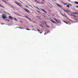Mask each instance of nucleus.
I'll return each instance as SVG.
<instances>
[{
    "mask_svg": "<svg viewBox=\"0 0 78 78\" xmlns=\"http://www.w3.org/2000/svg\"><path fill=\"white\" fill-rule=\"evenodd\" d=\"M2 17L4 19H6V16L5 15V14H3L2 15Z\"/></svg>",
    "mask_w": 78,
    "mask_h": 78,
    "instance_id": "f257e3e1",
    "label": "nucleus"
},
{
    "mask_svg": "<svg viewBox=\"0 0 78 78\" xmlns=\"http://www.w3.org/2000/svg\"><path fill=\"white\" fill-rule=\"evenodd\" d=\"M3 2H4L5 4H6L7 5H11V4H9L8 3L6 2V1H4V0H3Z\"/></svg>",
    "mask_w": 78,
    "mask_h": 78,
    "instance_id": "f03ea898",
    "label": "nucleus"
},
{
    "mask_svg": "<svg viewBox=\"0 0 78 78\" xmlns=\"http://www.w3.org/2000/svg\"><path fill=\"white\" fill-rule=\"evenodd\" d=\"M24 10H25V11H26L27 12H28V13H30V11H29L28 9H24Z\"/></svg>",
    "mask_w": 78,
    "mask_h": 78,
    "instance_id": "7ed1b4c3",
    "label": "nucleus"
},
{
    "mask_svg": "<svg viewBox=\"0 0 78 78\" xmlns=\"http://www.w3.org/2000/svg\"><path fill=\"white\" fill-rule=\"evenodd\" d=\"M51 21L54 23H56L55 22H54V20H51Z\"/></svg>",
    "mask_w": 78,
    "mask_h": 78,
    "instance_id": "20e7f679",
    "label": "nucleus"
},
{
    "mask_svg": "<svg viewBox=\"0 0 78 78\" xmlns=\"http://www.w3.org/2000/svg\"><path fill=\"white\" fill-rule=\"evenodd\" d=\"M54 20H55L56 22H57V23H59V22H58V20H56V19L55 18Z\"/></svg>",
    "mask_w": 78,
    "mask_h": 78,
    "instance_id": "39448f33",
    "label": "nucleus"
},
{
    "mask_svg": "<svg viewBox=\"0 0 78 78\" xmlns=\"http://www.w3.org/2000/svg\"><path fill=\"white\" fill-rule=\"evenodd\" d=\"M41 9V10H42V11H44L45 13H47V12H46L45 11V10L42 9Z\"/></svg>",
    "mask_w": 78,
    "mask_h": 78,
    "instance_id": "423d86ee",
    "label": "nucleus"
},
{
    "mask_svg": "<svg viewBox=\"0 0 78 78\" xmlns=\"http://www.w3.org/2000/svg\"><path fill=\"white\" fill-rule=\"evenodd\" d=\"M25 17H26V18H27V19H29V20H30V19L28 18V17H27V16H25Z\"/></svg>",
    "mask_w": 78,
    "mask_h": 78,
    "instance_id": "0eeeda50",
    "label": "nucleus"
},
{
    "mask_svg": "<svg viewBox=\"0 0 78 78\" xmlns=\"http://www.w3.org/2000/svg\"><path fill=\"white\" fill-rule=\"evenodd\" d=\"M18 6H20V7H21V4H20L19 3L18 4Z\"/></svg>",
    "mask_w": 78,
    "mask_h": 78,
    "instance_id": "6e6552de",
    "label": "nucleus"
},
{
    "mask_svg": "<svg viewBox=\"0 0 78 78\" xmlns=\"http://www.w3.org/2000/svg\"><path fill=\"white\" fill-rule=\"evenodd\" d=\"M9 18H10V19H12V17L10 16H9Z\"/></svg>",
    "mask_w": 78,
    "mask_h": 78,
    "instance_id": "1a4fd4ad",
    "label": "nucleus"
},
{
    "mask_svg": "<svg viewBox=\"0 0 78 78\" xmlns=\"http://www.w3.org/2000/svg\"><path fill=\"white\" fill-rule=\"evenodd\" d=\"M74 3L76 4H77V5H78V2H75Z\"/></svg>",
    "mask_w": 78,
    "mask_h": 78,
    "instance_id": "9d476101",
    "label": "nucleus"
},
{
    "mask_svg": "<svg viewBox=\"0 0 78 78\" xmlns=\"http://www.w3.org/2000/svg\"><path fill=\"white\" fill-rule=\"evenodd\" d=\"M57 5H58V6H59V7H61V5H60L58 4H57Z\"/></svg>",
    "mask_w": 78,
    "mask_h": 78,
    "instance_id": "9b49d317",
    "label": "nucleus"
},
{
    "mask_svg": "<svg viewBox=\"0 0 78 78\" xmlns=\"http://www.w3.org/2000/svg\"><path fill=\"white\" fill-rule=\"evenodd\" d=\"M14 19L16 21H18V20H17L16 19V18H14Z\"/></svg>",
    "mask_w": 78,
    "mask_h": 78,
    "instance_id": "f8f14e48",
    "label": "nucleus"
},
{
    "mask_svg": "<svg viewBox=\"0 0 78 78\" xmlns=\"http://www.w3.org/2000/svg\"><path fill=\"white\" fill-rule=\"evenodd\" d=\"M66 6H67V7L68 8H70V7L69 6V5H66Z\"/></svg>",
    "mask_w": 78,
    "mask_h": 78,
    "instance_id": "ddd939ff",
    "label": "nucleus"
},
{
    "mask_svg": "<svg viewBox=\"0 0 78 78\" xmlns=\"http://www.w3.org/2000/svg\"><path fill=\"white\" fill-rule=\"evenodd\" d=\"M15 3L16 4V5H18V4H19V3H18V2H15Z\"/></svg>",
    "mask_w": 78,
    "mask_h": 78,
    "instance_id": "4468645a",
    "label": "nucleus"
},
{
    "mask_svg": "<svg viewBox=\"0 0 78 78\" xmlns=\"http://www.w3.org/2000/svg\"><path fill=\"white\" fill-rule=\"evenodd\" d=\"M73 14H77V15H78V13H74Z\"/></svg>",
    "mask_w": 78,
    "mask_h": 78,
    "instance_id": "2eb2a0df",
    "label": "nucleus"
},
{
    "mask_svg": "<svg viewBox=\"0 0 78 78\" xmlns=\"http://www.w3.org/2000/svg\"><path fill=\"white\" fill-rule=\"evenodd\" d=\"M16 15L17 16H20V15L19 14H17Z\"/></svg>",
    "mask_w": 78,
    "mask_h": 78,
    "instance_id": "dca6fc26",
    "label": "nucleus"
},
{
    "mask_svg": "<svg viewBox=\"0 0 78 78\" xmlns=\"http://www.w3.org/2000/svg\"><path fill=\"white\" fill-rule=\"evenodd\" d=\"M69 5L70 6H72V4H69Z\"/></svg>",
    "mask_w": 78,
    "mask_h": 78,
    "instance_id": "f3484780",
    "label": "nucleus"
},
{
    "mask_svg": "<svg viewBox=\"0 0 78 78\" xmlns=\"http://www.w3.org/2000/svg\"><path fill=\"white\" fill-rule=\"evenodd\" d=\"M20 7V8H22V9H24L22 7H21H21Z\"/></svg>",
    "mask_w": 78,
    "mask_h": 78,
    "instance_id": "a211bd4d",
    "label": "nucleus"
},
{
    "mask_svg": "<svg viewBox=\"0 0 78 78\" xmlns=\"http://www.w3.org/2000/svg\"><path fill=\"white\" fill-rule=\"evenodd\" d=\"M27 30H30V29H26Z\"/></svg>",
    "mask_w": 78,
    "mask_h": 78,
    "instance_id": "6ab92c4d",
    "label": "nucleus"
},
{
    "mask_svg": "<svg viewBox=\"0 0 78 78\" xmlns=\"http://www.w3.org/2000/svg\"><path fill=\"white\" fill-rule=\"evenodd\" d=\"M36 2H37L38 3H39V2H38L37 1H36Z\"/></svg>",
    "mask_w": 78,
    "mask_h": 78,
    "instance_id": "aec40b11",
    "label": "nucleus"
},
{
    "mask_svg": "<svg viewBox=\"0 0 78 78\" xmlns=\"http://www.w3.org/2000/svg\"><path fill=\"white\" fill-rule=\"evenodd\" d=\"M18 28H20V29H22V27H19Z\"/></svg>",
    "mask_w": 78,
    "mask_h": 78,
    "instance_id": "412c9836",
    "label": "nucleus"
},
{
    "mask_svg": "<svg viewBox=\"0 0 78 78\" xmlns=\"http://www.w3.org/2000/svg\"><path fill=\"white\" fill-rule=\"evenodd\" d=\"M0 6L2 8H3V6H2V5H1V6Z\"/></svg>",
    "mask_w": 78,
    "mask_h": 78,
    "instance_id": "4be33fe9",
    "label": "nucleus"
},
{
    "mask_svg": "<svg viewBox=\"0 0 78 78\" xmlns=\"http://www.w3.org/2000/svg\"><path fill=\"white\" fill-rule=\"evenodd\" d=\"M26 7L27 8H28V6H27V5H25Z\"/></svg>",
    "mask_w": 78,
    "mask_h": 78,
    "instance_id": "5701e85b",
    "label": "nucleus"
},
{
    "mask_svg": "<svg viewBox=\"0 0 78 78\" xmlns=\"http://www.w3.org/2000/svg\"><path fill=\"white\" fill-rule=\"evenodd\" d=\"M65 23H66V24H68V23L67 22H65Z\"/></svg>",
    "mask_w": 78,
    "mask_h": 78,
    "instance_id": "b1692460",
    "label": "nucleus"
},
{
    "mask_svg": "<svg viewBox=\"0 0 78 78\" xmlns=\"http://www.w3.org/2000/svg\"><path fill=\"white\" fill-rule=\"evenodd\" d=\"M64 11H65V12H66V10H65L64 9Z\"/></svg>",
    "mask_w": 78,
    "mask_h": 78,
    "instance_id": "393cba45",
    "label": "nucleus"
},
{
    "mask_svg": "<svg viewBox=\"0 0 78 78\" xmlns=\"http://www.w3.org/2000/svg\"><path fill=\"white\" fill-rule=\"evenodd\" d=\"M68 1L69 2H70V0H68Z\"/></svg>",
    "mask_w": 78,
    "mask_h": 78,
    "instance_id": "a878e982",
    "label": "nucleus"
},
{
    "mask_svg": "<svg viewBox=\"0 0 78 78\" xmlns=\"http://www.w3.org/2000/svg\"><path fill=\"white\" fill-rule=\"evenodd\" d=\"M41 4H44V3H43V2H41Z\"/></svg>",
    "mask_w": 78,
    "mask_h": 78,
    "instance_id": "bb28decb",
    "label": "nucleus"
},
{
    "mask_svg": "<svg viewBox=\"0 0 78 78\" xmlns=\"http://www.w3.org/2000/svg\"><path fill=\"white\" fill-rule=\"evenodd\" d=\"M61 15H62V16H64L62 14H61Z\"/></svg>",
    "mask_w": 78,
    "mask_h": 78,
    "instance_id": "cd10ccee",
    "label": "nucleus"
},
{
    "mask_svg": "<svg viewBox=\"0 0 78 78\" xmlns=\"http://www.w3.org/2000/svg\"><path fill=\"white\" fill-rule=\"evenodd\" d=\"M20 2H21L22 3V2H21L20 1Z\"/></svg>",
    "mask_w": 78,
    "mask_h": 78,
    "instance_id": "c85d7f7f",
    "label": "nucleus"
},
{
    "mask_svg": "<svg viewBox=\"0 0 78 78\" xmlns=\"http://www.w3.org/2000/svg\"><path fill=\"white\" fill-rule=\"evenodd\" d=\"M76 7H77V8H78V6H76Z\"/></svg>",
    "mask_w": 78,
    "mask_h": 78,
    "instance_id": "c756f323",
    "label": "nucleus"
},
{
    "mask_svg": "<svg viewBox=\"0 0 78 78\" xmlns=\"http://www.w3.org/2000/svg\"><path fill=\"white\" fill-rule=\"evenodd\" d=\"M37 8V9H38L39 8H38V7H36Z\"/></svg>",
    "mask_w": 78,
    "mask_h": 78,
    "instance_id": "7c9ffc66",
    "label": "nucleus"
},
{
    "mask_svg": "<svg viewBox=\"0 0 78 78\" xmlns=\"http://www.w3.org/2000/svg\"><path fill=\"white\" fill-rule=\"evenodd\" d=\"M66 12H68V11H66Z\"/></svg>",
    "mask_w": 78,
    "mask_h": 78,
    "instance_id": "2f4dec72",
    "label": "nucleus"
},
{
    "mask_svg": "<svg viewBox=\"0 0 78 78\" xmlns=\"http://www.w3.org/2000/svg\"><path fill=\"white\" fill-rule=\"evenodd\" d=\"M7 20V21H9V20Z\"/></svg>",
    "mask_w": 78,
    "mask_h": 78,
    "instance_id": "473e14b6",
    "label": "nucleus"
},
{
    "mask_svg": "<svg viewBox=\"0 0 78 78\" xmlns=\"http://www.w3.org/2000/svg\"><path fill=\"white\" fill-rule=\"evenodd\" d=\"M37 30H38V31H39V30L38 29Z\"/></svg>",
    "mask_w": 78,
    "mask_h": 78,
    "instance_id": "72a5a7b5",
    "label": "nucleus"
},
{
    "mask_svg": "<svg viewBox=\"0 0 78 78\" xmlns=\"http://www.w3.org/2000/svg\"><path fill=\"white\" fill-rule=\"evenodd\" d=\"M38 10H40V9H39V8H38Z\"/></svg>",
    "mask_w": 78,
    "mask_h": 78,
    "instance_id": "f704fd0d",
    "label": "nucleus"
},
{
    "mask_svg": "<svg viewBox=\"0 0 78 78\" xmlns=\"http://www.w3.org/2000/svg\"><path fill=\"white\" fill-rule=\"evenodd\" d=\"M35 2H36V1H36V0H35Z\"/></svg>",
    "mask_w": 78,
    "mask_h": 78,
    "instance_id": "c9c22d12",
    "label": "nucleus"
},
{
    "mask_svg": "<svg viewBox=\"0 0 78 78\" xmlns=\"http://www.w3.org/2000/svg\"><path fill=\"white\" fill-rule=\"evenodd\" d=\"M42 1H43V2H44V0H42Z\"/></svg>",
    "mask_w": 78,
    "mask_h": 78,
    "instance_id": "e433bc0d",
    "label": "nucleus"
},
{
    "mask_svg": "<svg viewBox=\"0 0 78 78\" xmlns=\"http://www.w3.org/2000/svg\"><path fill=\"white\" fill-rule=\"evenodd\" d=\"M65 5H67V4H65Z\"/></svg>",
    "mask_w": 78,
    "mask_h": 78,
    "instance_id": "4c0bfd02",
    "label": "nucleus"
},
{
    "mask_svg": "<svg viewBox=\"0 0 78 78\" xmlns=\"http://www.w3.org/2000/svg\"><path fill=\"white\" fill-rule=\"evenodd\" d=\"M2 2L3 1V0H1Z\"/></svg>",
    "mask_w": 78,
    "mask_h": 78,
    "instance_id": "58836bf2",
    "label": "nucleus"
},
{
    "mask_svg": "<svg viewBox=\"0 0 78 78\" xmlns=\"http://www.w3.org/2000/svg\"><path fill=\"white\" fill-rule=\"evenodd\" d=\"M39 4H41V3H39Z\"/></svg>",
    "mask_w": 78,
    "mask_h": 78,
    "instance_id": "ea45409f",
    "label": "nucleus"
},
{
    "mask_svg": "<svg viewBox=\"0 0 78 78\" xmlns=\"http://www.w3.org/2000/svg\"><path fill=\"white\" fill-rule=\"evenodd\" d=\"M54 0V1H55V0Z\"/></svg>",
    "mask_w": 78,
    "mask_h": 78,
    "instance_id": "a19ab883",
    "label": "nucleus"
},
{
    "mask_svg": "<svg viewBox=\"0 0 78 78\" xmlns=\"http://www.w3.org/2000/svg\"><path fill=\"white\" fill-rule=\"evenodd\" d=\"M74 17H76V16H74Z\"/></svg>",
    "mask_w": 78,
    "mask_h": 78,
    "instance_id": "79ce46f5",
    "label": "nucleus"
},
{
    "mask_svg": "<svg viewBox=\"0 0 78 78\" xmlns=\"http://www.w3.org/2000/svg\"><path fill=\"white\" fill-rule=\"evenodd\" d=\"M40 26H42V25H40Z\"/></svg>",
    "mask_w": 78,
    "mask_h": 78,
    "instance_id": "37998d69",
    "label": "nucleus"
},
{
    "mask_svg": "<svg viewBox=\"0 0 78 78\" xmlns=\"http://www.w3.org/2000/svg\"><path fill=\"white\" fill-rule=\"evenodd\" d=\"M47 27L48 28V26H47Z\"/></svg>",
    "mask_w": 78,
    "mask_h": 78,
    "instance_id": "c03bdc74",
    "label": "nucleus"
},
{
    "mask_svg": "<svg viewBox=\"0 0 78 78\" xmlns=\"http://www.w3.org/2000/svg\"><path fill=\"white\" fill-rule=\"evenodd\" d=\"M0 6H1V5L0 4Z\"/></svg>",
    "mask_w": 78,
    "mask_h": 78,
    "instance_id": "a18cd8bd",
    "label": "nucleus"
},
{
    "mask_svg": "<svg viewBox=\"0 0 78 78\" xmlns=\"http://www.w3.org/2000/svg\"><path fill=\"white\" fill-rule=\"evenodd\" d=\"M38 12H40V11H39Z\"/></svg>",
    "mask_w": 78,
    "mask_h": 78,
    "instance_id": "49530a36",
    "label": "nucleus"
}]
</instances>
